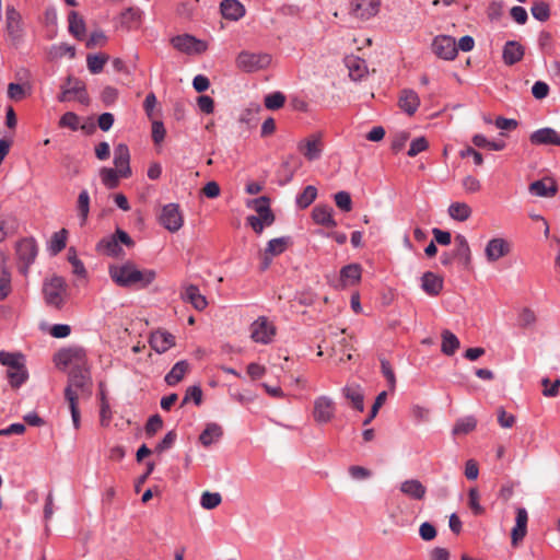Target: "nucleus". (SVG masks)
Segmentation results:
<instances>
[{
	"label": "nucleus",
	"instance_id": "nucleus-51",
	"mask_svg": "<svg viewBox=\"0 0 560 560\" xmlns=\"http://www.w3.org/2000/svg\"><path fill=\"white\" fill-rule=\"evenodd\" d=\"M284 102L285 96L281 92H273L265 97V106L271 110L281 108Z\"/></svg>",
	"mask_w": 560,
	"mask_h": 560
},
{
	"label": "nucleus",
	"instance_id": "nucleus-4",
	"mask_svg": "<svg viewBox=\"0 0 560 560\" xmlns=\"http://www.w3.org/2000/svg\"><path fill=\"white\" fill-rule=\"evenodd\" d=\"M67 283L62 277L52 276L43 283L44 300L48 306L60 310L65 304Z\"/></svg>",
	"mask_w": 560,
	"mask_h": 560
},
{
	"label": "nucleus",
	"instance_id": "nucleus-61",
	"mask_svg": "<svg viewBox=\"0 0 560 560\" xmlns=\"http://www.w3.org/2000/svg\"><path fill=\"white\" fill-rule=\"evenodd\" d=\"M176 438H177V434L175 431H168L165 436L163 438V440L156 445L155 447V452L158 453H163L167 450H170L173 444L175 443L176 441Z\"/></svg>",
	"mask_w": 560,
	"mask_h": 560
},
{
	"label": "nucleus",
	"instance_id": "nucleus-14",
	"mask_svg": "<svg viewBox=\"0 0 560 560\" xmlns=\"http://www.w3.org/2000/svg\"><path fill=\"white\" fill-rule=\"evenodd\" d=\"M171 44L178 51H182V52H185L188 55L201 54L207 48V45L202 40H199L196 37L188 35V34L174 36L171 39Z\"/></svg>",
	"mask_w": 560,
	"mask_h": 560
},
{
	"label": "nucleus",
	"instance_id": "nucleus-54",
	"mask_svg": "<svg viewBox=\"0 0 560 560\" xmlns=\"http://www.w3.org/2000/svg\"><path fill=\"white\" fill-rule=\"evenodd\" d=\"M544 387L542 395L545 397H557L560 393V378H557L553 383L549 378L545 377L541 380Z\"/></svg>",
	"mask_w": 560,
	"mask_h": 560
},
{
	"label": "nucleus",
	"instance_id": "nucleus-15",
	"mask_svg": "<svg viewBox=\"0 0 560 560\" xmlns=\"http://www.w3.org/2000/svg\"><path fill=\"white\" fill-rule=\"evenodd\" d=\"M381 7V0H352L350 13L352 16L366 21L375 16Z\"/></svg>",
	"mask_w": 560,
	"mask_h": 560
},
{
	"label": "nucleus",
	"instance_id": "nucleus-18",
	"mask_svg": "<svg viewBox=\"0 0 560 560\" xmlns=\"http://www.w3.org/2000/svg\"><path fill=\"white\" fill-rule=\"evenodd\" d=\"M511 252V244L502 237L491 238L485 248V255L489 262H494Z\"/></svg>",
	"mask_w": 560,
	"mask_h": 560
},
{
	"label": "nucleus",
	"instance_id": "nucleus-25",
	"mask_svg": "<svg viewBox=\"0 0 560 560\" xmlns=\"http://www.w3.org/2000/svg\"><path fill=\"white\" fill-rule=\"evenodd\" d=\"M421 289L430 296H436L443 289V279L434 272L427 271L421 277Z\"/></svg>",
	"mask_w": 560,
	"mask_h": 560
},
{
	"label": "nucleus",
	"instance_id": "nucleus-32",
	"mask_svg": "<svg viewBox=\"0 0 560 560\" xmlns=\"http://www.w3.org/2000/svg\"><path fill=\"white\" fill-rule=\"evenodd\" d=\"M361 266L359 264H350L341 268L340 282L342 288L353 285L361 279Z\"/></svg>",
	"mask_w": 560,
	"mask_h": 560
},
{
	"label": "nucleus",
	"instance_id": "nucleus-20",
	"mask_svg": "<svg viewBox=\"0 0 560 560\" xmlns=\"http://www.w3.org/2000/svg\"><path fill=\"white\" fill-rule=\"evenodd\" d=\"M528 513L525 508H516L515 526L511 532L512 545L516 546L527 533Z\"/></svg>",
	"mask_w": 560,
	"mask_h": 560
},
{
	"label": "nucleus",
	"instance_id": "nucleus-53",
	"mask_svg": "<svg viewBox=\"0 0 560 560\" xmlns=\"http://www.w3.org/2000/svg\"><path fill=\"white\" fill-rule=\"evenodd\" d=\"M334 200L336 206L343 212H349L352 209V200L351 196L347 191H338L334 196Z\"/></svg>",
	"mask_w": 560,
	"mask_h": 560
},
{
	"label": "nucleus",
	"instance_id": "nucleus-38",
	"mask_svg": "<svg viewBox=\"0 0 560 560\" xmlns=\"http://www.w3.org/2000/svg\"><path fill=\"white\" fill-rule=\"evenodd\" d=\"M77 210L80 218V225H85L90 213V195L86 189L80 191L77 201Z\"/></svg>",
	"mask_w": 560,
	"mask_h": 560
},
{
	"label": "nucleus",
	"instance_id": "nucleus-42",
	"mask_svg": "<svg viewBox=\"0 0 560 560\" xmlns=\"http://www.w3.org/2000/svg\"><path fill=\"white\" fill-rule=\"evenodd\" d=\"M290 242L291 238L289 236L272 238L268 242L265 254L270 256H278L288 248Z\"/></svg>",
	"mask_w": 560,
	"mask_h": 560
},
{
	"label": "nucleus",
	"instance_id": "nucleus-12",
	"mask_svg": "<svg viewBox=\"0 0 560 560\" xmlns=\"http://www.w3.org/2000/svg\"><path fill=\"white\" fill-rule=\"evenodd\" d=\"M323 149L322 133H312L298 143V150L307 161L318 160L322 156Z\"/></svg>",
	"mask_w": 560,
	"mask_h": 560
},
{
	"label": "nucleus",
	"instance_id": "nucleus-41",
	"mask_svg": "<svg viewBox=\"0 0 560 560\" xmlns=\"http://www.w3.org/2000/svg\"><path fill=\"white\" fill-rule=\"evenodd\" d=\"M69 32L78 39H82L85 34V23L75 11H71L68 16Z\"/></svg>",
	"mask_w": 560,
	"mask_h": 560
},
{
	"label": "nucleus",
	"instance_id": "nucleus-58",
	"mask_svg": "<svg viewBox=\"0 0 560 560\" xmlns=\"http://www.w3.org/2000/svg\"><path fill=\"white\" fill-rule=\"evenodd\" d=\"M468 504L475 515H481L485 509L479 503V492L476 488H471L468 493Z\"/></svg>",
	"mask_w": 560,
	"mask_h": 560
},
{
	"label": "nucleus",
	"instance_id": "nucleus-13",
	"mask_svg": "<svg viewBox=\"0 0 560 560\" xmlns=\"http://www.w3.org/2000/svg\"><path fill=\"white\" fill-rule=\"evenodd\" d=\"M432 51L441 59L453 60L457 56L455 39L448 35H439L432 42Z\"/></svg>",
	"mask_w": 560,
	"mask_h": 560
},
{
	"label": "nucleus",
	"instance_id": "nucleus-62",
	"mask_svg": "<svg viewBox=\"0 0 560 560\" xmlns=\"http://www.w3.org/2000/svg\"><path fill=\"white\" fill-rule=\"evenodd\" d=\"M515 417L511 413H508L503 407L498 409V422L500 427L504 429H510L515 424Z\"/></svg>",
	"mask_w": 560,
	"mask_h": 560
},
{
	"label": "nucleus",
	"instance_id": "nucleus-40",
	"mask_svg": "<svg viewBox=\"0 0 560 560\" xmlns=\"http://www.w3.org/2000/svg\"><path fill=\"white\" fill-rule=\"evenodd\" d=\"M448 214L452 219L464 222L471 215V208L465 202H453L448 207Z\"/></svg>",
	"mask_w": 560,
	"mask_h": 560
},
{
	"label": "nucleus",
	"instance_id": "nucleus-6",
	"mask_svg": "<svg viewBox=\"0 0 560 560\" xmlns=\"http://www.w3.org/2000/svg\"><path fill=\"white\" fill-rule=\"evenodd\" d=\"M271 56L267 52L241 51L236 57V67L244 72H256L268 68Z\"/></svg>",
	"mask_w": 560,
	"mask_h": 560
},
{
	"label": "nucleus",
	"instance_id": "nucleus-60",
	"mask_svg": "<svg viewBox=\"0 0 560 560\" xmlns=\"http://www.w3.org/2000/svg\"><path fill=\"white\" fill-rule=\"evenodd\" d=\"M24 358L23 354L19 352H7L3 350H0V364L11 368L18 361L22 360Z\"/></svg>",
	"mask_w": 560,
	"mask_h": 560
},
{
	"label": "nucleus",
	"instance_id": "nucleus-11",
	"mask_svg": "<svg viewBox=\"0 0 560 560\" xmlns=\"http://www.w3.org/2000/svg\"><path fill=\"white\" fill-rule=\"evenodd\" d=\"M276 334L275 326L265 316L258 317L250 325V337L255 342L267 345L271 342Z\"/></svg>",
	"mask_w": 560,
	"mask_h": 560
},
{
	"label": "nucleus",
	"instance_id": "nucleus-28",
	"mask_svg": "<svg viewBox=\"0 0 560 560\" xmlns=\"http://www.w3.org/2000/svg\"><path fill=\"white\" fill-rule=\"evenodd\" d=\"M332 208L327 205H317L312 211V217L315 223L326 228L337 226V222L332 217Z\"/></svg>",
	"mask_w": 560,
	"mask_h": 560
},
{
	"label": "nucleus",
	"instance_id": "nucleus-8",
	"mask_svg": "<svg viewBox=\"0 0 560 560\" xmlns=\"http://www.w3.org/2000/svg\"><path fill=\"white\" fill-rule=\"evenodd\" d=\"M38 254V246L34 237H25L16 244V255L20 260L19 271L26 276L31 265Z\"/></svg>",
	"mask_w": 560,
	"mask_h": 560
},
{
	"label": "nucleus",
	"instance_id": "nucleus-49",
	"mask_svg": "<svg viewBox=\"0 0 560 560\" xmlns=\"http://www.w3.org/2000/svg\"><path fill=\"white\" fill-rule=\"evenodd\" d=\"M106 61L107 58L103 55H90L86 58L88 69L93 74L100 73Z\"/></svg>",
	"mask_w": 560,
	"mask_h": 560
},
{
	"label": "nucleus",
	"instance_id": "nucleus-22",
	"mask_svg": "<svg viewBox=\"0 0 560 560\" xmlns=\"http://www.w3.org/2000/svg\"><path fill=\"white\" fill-rule=\"evenodd\" d=\"M7 377L13 388H20L28 378V372L25 366V359L18 361L7 370Z\"/></svg>",
	"mask_w": 560,
	"mask_h": 560
},
{
	"label": "nucleus",
	"instance_id": "nucleus-50",
	"mask_svg": "<svg viewBox=\"0 0 560 560\" xmlns=\"http://www.w3.org/2000/svg\"><path fill=\"white\" fill-rule=\"evenodd\" d=\"M190 400H192L196 406H199L202 402V390L199 385L189 386L186 389L182 406L189 402Z\"/></svg>",
	"mask_w": 560,
	"mask_h": 560
},
{
	"label": "nucleus",
	"instance_id": "nucleus-27",
	"mask_svg": "<svg viewBox=\"0 0 560 560\" xmlns=\"http://www.w3.org/2000/svg\"><path fill=\"white\" fill-rule=\"evenodd\" d=\"M399 490L412 500H422L427 488L418 479H407L400 483Z\"/></svg>",
	"mask_w": 560,
	"mask_h": 560
},
{
	"label": "nucleus",
	"instance_id": "nucleus-17",
	"mask_svg": "<svg viewBox=\"0 0 560 560\" xmlns=\"http://www.w3.org/2000/svg\"><path fill=\"white\" fill-rule=\"evenodd\" d=\"M529 141L534 145L560 147V132L551 127H544L533 131Z\"/></svg>",
	"mask_w": 560,
	"mask_h": 560
},
{
	"label": "nucleus",
	"instance_id": "nucleus-36",
	"mask_svg": "<svg viewBox=\"0 0 560 560\" xmlns=\"http://www.w3.org/2000/svg\"><path fill=\"white\" fill-rule=\"evenodd\" d=\"M442 337V345H441V351L445 355H453L460 347V341L456 337L455 334H453L448 329H444L441 334Z\"/></svg>",
	"mask_w": 560,
	"mask_h": 560
},
{
	"label": "nucleus",
	"instance_id": "nucleus-35",
	"mask_svg": "<svg viewBox=\"0 0 560 560\" xmlns=\"http://www.w3.org/2000/svg\"><path fill=\"white\" fill-rule=\"evenodd\" d=\"M189 370V363L186 360L176 362L171 371L165 375V382L170 386L178 384Z\"/></svg>",
	"mask_w": 560,
	"mask_h": 560
},
{
	"label": "nucleus",
	"instance_id": "nucleus-19",
	"mask_svg": "<svg viewBox=\"0 0 560 560\" xmlns=\"http://www.w3.org/2000/svg\"><path fill=\"white\" fill-rule=\"evenodd\" d=\"M114 165L120 177L127 178L131 175L130 153L127 144L119 143L114 149Z\"/></svg>",
	"mask_w": 560,
	"mask_h": 560
},
{
	"label": "nucleus",
	"instance_id": "nucleus-59",
	"mask_svg": "<svg viewBox=\"0 0 560 560\" xmlns=\"http://www.w3.org/2000/svg\"><path fill=\"white\" fill-rule=\"evenodd\" d=\"M387 398V393L386 392H381L376 398H375V401L372 406V409H371V412L369 415V417L363 421V425H368L377 415L380 408L383 406V404L385 402Z\"/></svg>",
	"mask_w": 560,
	"mask_h": 560
},
{
	"label": "nucleus",
	"instance_id": "nucleus-52",
	"mask_svg": "<svg viewBox=\"0 0 560 560\" xmlns=\"http://www.w3.org/2000/svg\"><path fill=\"white\" fill-rule=\"evenodd\" d=\"M347 67L350 75L354 79L361 78L365 71L364 61L360 58H348Z\"/></svg>",
	"mask_w": 560,
	"mask_h": 560
},
{
	"label": "nucleus",
	"instance_id": "nucleus-10",
	"mask_svg": "<svg viewBox=\"0 0 560 560\" xmlns=\"http://www.w3.org/2000/svg\"><path fill=\"white\" fill-rule=\"evenodd\" d=\"M159 222L167 231L174 233L177 232L184 223L183 214L177 203H167L162 208L159 217Z\"/></svg>",
	"mask_w": 560,
	"mask_h": 560
},
{
	"label": "nucleus",
	"instance_id": "nucleus-48",
	"mask_svg": "<svg viewBox=\"0 0 560 560\" xmlns=\"http://www.w3.org/2000/svg\"><path fill=\"white\" fill-rule=\"evenodd\" d=\"M537 322L535 312L529 307H524L518 314V325L523 328L533 327Z\"/></svg>",
	"mask_w": 560,
	"mask_h": 560
},
{
	"label": "nucleus",
	"instance_id": "nucleus-7",
	"mask_svg": "<svg viewBox=\"0 0 560 560\" xmlns=\"http://www.w3.org/2000/svg\"><path fill=\"white\" fill-rule=\"evenodd\" d=\"M5 32L10 44L18 48L24 40L22 16L13 5L5 8Z\"/></svg>",
	"mask_w": 560,
	"mask_h": 560
},
{
	"label": "nucleus",
	"instance_id": "nucleus-24",
	"mask_svg": "<svg viewBox=\"0 0 560 560\" xmlns=\"http://www.w3.org/2000/svg\"><path fill=\"white\" fill-rule=\"evenodd\" d=\"M525 49L518 42L509 40L503 47L502 58L505 65L513 66L523 59Z\"/></svg>",
	"mask_w": 560,
	"mask_h": 560
},
{
	"label": "nucleus",
	"instance_id": "nucleus-47",
	"mask_svg": "<svg viewBox=\"0 0 560 560\" xmlns=\"http://www.w3.org/2000/svg\"><path fill=\"white\" fill-rule=\"evenodd\" d=\"M530 12L532 15L540 22L547 21L550 16V8L548 3L544 1L534 2L530 8Z\"/></svg>",
	"mask_w": 560,
	"mask_h": 560
},
{
	"label": "nucleus",
	"instance_id": "nucleus-1",
	"mask_svg": "<svg viewBox=\"0 0 560 560\" xmlns=\"http://www.w3.org/2000/svg\"><path fill=\"white\" fill-rule=\"evenodd\" d=\"M85 352L82 348H70L58 352L57 362L62 365H72L65 388V398L69 404L72 422L75 429L80 427V411L78 400L92 395V377L86 365Z\"/></svg>",
	"mask_w": 560,
	"mask_h": 560
},
{
	"label": "nucleus",
	"instance_id": "nucleus-46",
	"mask_svg": "<svg viewBox=\"0 0 560 560\" xmlns=\"http://www.w3.org/2000/svg\"><path fill=\"white\" fill-rule=\"evenodd\" d=\"M222 501V497L219 492L206 491L201 494L200 505L206 510L215 509Z\"/></svg>",
	"mask_w": 560,
	"mask_h": 560
},
{
	"label": "nucleus",
	"instance_id": "nucleus-57",
	"mask_svg": "<svg viewBox=\"0 0 560 560\" xmlns=\"http://www.w3.org/2000/svg\"><path fill=\"white\" fill-rule=\"evenodd\" d=\"M428 145H429L428 140L424 137L416 138L411 141L410 148H409L407 154L410 158H413V156L418 155L419 153L425 151L428 149Z\"/></svg>",
	"mask_w": 560,
	"mask_h": 560
},
{
	"label": "nucleus",
	"instance_id": "nucleus-37",
	"mask_svg": "<svg viewBox=\"0 0 560 560\" xmlns=\"http://www.w3.org/2000/svg\"><path fill=\"white\" fill-rule=\"evenodd\" d=\"M477 427V419L474 416L462 417L456 420L452 434L465 435L472 432Z\"/></svg>",
	"mask_w": 560,
	"mask_h": 560
},
{
	"label": "nucleus",
	"instance_id": "nucleus-2",
	"mask_svg": "<svg viewBox=\"0 0 560 560\" xmlns=\"http://www.w3.org/2000/svg\"><path fill=\"white\" fill-rule=\"evenodd\" d=\"M109 276L119 287L143 289L154 281L156 272L152 269L140 270L133 264L126 262L110 266Z\"/></svg>",
	"mask_w": 560,
	"mask_h": 560
},
{
	"label": "nucleus",
	"instance_id": "nucleus-31",
	"mask_svg": "<svg viewBox=\"0 0 560 560\" xmlns=\"http://www.w3.org/2000/svg\"><path fill=\"white\" fill-rule=\"evenodd\" d=\"M455 246L454 256L459 259L465 268H468L471 262V253L467 238L462 234H457L455 236Z\"/></svg>",
	"mask_w": 560,
	"mask_h": 560
},
{
	"label": "nucleus",
	"instance_id": "nucleus-29",
	"mask_svg": "<svg viewBox=\"0 0 560 560\" xmlns=\"http://www.w3.org/2000/svg\"><path fill=\"white\" fill-rule=\"evenodd\" d=\"M342 395L351 402L352 407L358 411L364 410L363 390L358 384H348L342 388Z\"/></svg>",
	"mask_w": 560,
	"mask_h": 560
},
{
	"label": "nucleus",
	"instance_id": "nucleus-43",
	"mask_svg": "<svg viewBox=\"0 0 560 560\" xmlns=\"http://www.w3.org/2000/svg\"><path fill=\"white\" fill-rule=\"evenodd\" d=\"M317 189L315 186H306L301 194L296 196V205L301 209L307 208L316 199Z\"/></svg>",
	"mask_w": 560,
	"mask_h": 560
},
{
	"label": "nucleus",
	"instance_id": "nucleus-34",
	"mask_svg": "<svg viewBox=\"0 0 560 560\" xmlns=\"http://www.w3.org/2000/svg\"><path fill=\"white\" fill-rule=\"evenodd\" d=\"M222 434L223 430L221 425L211 422L206 425L205 430L199 435V441L203 446H210L214 442L219 441Z\"/></svg>",
	"mask_w": 560,
	"mask_h": 560
},
{
	"label": "nucleus",
	"instance_id": "nucleus-45",
	"mask_svg": "<svg viewBox=\"0 0 560 560\" xmlns=\"http://www.w3.org/2000/svg\"><path fill=\"white\" fill-rule=\"evenodd\" d=\"M390 523L397 527H406L409 525L408 520L405 517V510L401 505H396L387 510Z\"/></svg>",
	"mask_w": 560,
	"mask_h": 560
},
{
	"label": "nucleus",
	"instance_id": "nucleus-21",
	"mask_svg": "<svg viewBox=\"0 0 560 560\" xmlns=\"http://www.w3.org/2000/svg\"><path fill=\"white\" fill-rule=\"evenodd\" d=\"M529 192L537 197H553L557 194L558 186L553 178L545 177L542 179L533 182L529 187Z\"/></svg>",
	"mask_w": 560,
	"mask_h": 560
},
{
	"label": "nucleus",
	"instance_id": "nucleus-33",
	"mask_svg": "<svg viewBox=\"0 0 560 560\" xmlns=\"http://www.w3.org/2000/svg\"><path fill=\"white\" fill-rule=\"evenodd\" d=\"M96 249L98 253L112 257H118L122 253L115 234L102 238L97 243Z\"/></svg>",
	"mask_w": 560,
	"mask_h": 560
},
{
	"label": "nucleus",
	"instance_id": "nucleus-5",
	"mask_svg": "<svg viewBox=\"0 0 560 560\" xmlns=\"http://www.w3.org/2000/svg\"><path fill=\"white\" fill-rule=\"evenodd\" d=\"M60 90L61 92L57 96L58 102L66 103L75 100L83 105L89 104L90 98L85 84L79 78L68 75Z\"/></svg>",
	"mask_w": 560,
	"mask_h": 560
},
{
	"label": "nucleus",
	"instance_id": "nucleus-16",
	"mask_svg": "<svg viewBox=\"0 0 560 560\" xmlns=\"http://www.w3.org/2000/svg\"><path fill=\"white\" fill-rule=\"evenodd\" d=\"M150 347L159 354L165 353L176 345V338L165 329H156L150 334Z\"/></svg>",
	"mask_w": 560,
	"mask_h": 560
},
{
	"label": "nucleus",
	"instance_id": "nucleus-55",
	"mask_svg": "<svg viewBox=\"0 0 560 560\" xmlns=\"http://www.w3.org/2000/svg\"><path fill=\"white\" fill-rule=\"evenodd\" d=\"M11 292V275L7 269L0 271V300H4Z\"/></svg>",
	"mask_w": 560,
	"mask_h": 560
},
{
	"label": "nucleus",
	"instance_id": "nucleus-9",
	"mask_svg": "<svg viewBox=\"0 0 560 560\" xmlns=\"http://www.w3.org/2000/svg\"><path fill=\"white\" fill-rule=\"evenodd\" d=\"M336 411L337 406L331 397L320 395L314 399L313 418L316 423L326 424L330 422L335 418Z\"/></svg>",
	"mask_w": 560,
	"mask_h": 560
},
{
	"label": "nucleus",
	"instance_id": "nucleus-44",
	"mask_svg": "<svg viewBox=\"0 0 560 560\" xmlns=\"http://www.w3.org/2000/svg\"><path fill=\"white\" fill-rule=\"evenodd\" d=\"M102 183L109 189L116 188L119 183V172L115 168L103 167L100 171Z\"/></svg>",
	"mask_w": 560,
	"mask_h": 560
},
{
	"label": "nucleus",
	"instance_id": "nucleus-30",
	"mask_svg": "<svg viewBox=\"0 0 560 560\" xmlns=\"http://www.w3.org/2000/svg\"><path fill=\"white\" fill-rule=\"evenodd\" d=\"M223 18L237 21L245 14V8L238 0H223L220 4Z\"/></svg>",
	"mask_w": 560,
	"mask_h": 560
},
{
	"label": "nucleus",
	"instance_id": "nucleus-3",
	"mask_svg": "<svg viewBox=\"0 0 560 560\" xmlns=\"http://www.w3.org/2000/svg\"><path fill=\"white\" fill-rule=\"evenodd\" d=\"M252 207L257 212V215H248L246 221L257 234H260L266 226H270L275 222V214L270 209L269 198H256L252 201Z\"/></svg>",
	"mask_w": 560,
	"mask_h": 560
},
{
	"label": "nucleus",
	"instance_id": "nucleus-26",
	"mask_svg": "<svg viewBox=\"0 0 560 560\" xmlns=\"http://www.w3.org/2000/svg\"><path fill=\"white\" fill-rule=\"evenodd\" d=\"M182 299L190 303L197 311H203L208 305L206 296L200 293L198 287L195 284L185 287L182 292Z\"/></svg>",
	"mask_w": 560,
	"mask_h": 560
},
{
	"label": "nucleus",
	"instance_id": "nucleus-64",
	"mask_svg": "<svg viewBox=\"0 0 560 560\" xmlns=\"http://www.w3.org/2000/svg\"><path fill=\"white\" fill-rule=\"evenodd\" d=\"M419 535L423 540L430 541L435 538L436 529L431 523L424 522L420 525Z\"/></svg>",
	"mask_w": 560,
	"mask_h": 560
},
{
	"label": "nucleus",
	"instance_id": "nucleus-23",
	"mask_svg": "<svg viewBox=\"0 0 560 560\" xmlns=\"http://www.w3.org/2000/svg\"><path fill=\"white\" fill-rule=\"evenodd\" d=\"M398 106L404 113L412 116L420 106L419 95L413 90H402L398 98Z\"/></svg>",
	"mask_w": 560,
	"mask_h": 560
},
{
	"label": "nucleus",
	"instance_id": "nucleus-56",
	"mask_svg": "<svg viewBox=\"0 0 560 560\" xmlns=\"http://www.w3.org/2000/svg\"><path fill=\"white\" fill-rule=\"evenodd\" d=\"M79 116L73 112H67L63 114L59 120V126L62 128H70L71 130H77L79 128Z\"/></svg>",
	"mask_w": 560,
	"mask_h": 560
},
{
	"label": "nucleus",
	"instance_id": "nucleus-63",
	"mask_svg": "<svg viewBox=\"0 0 560 560\" xmlns=\"http://www.w3.org/2000/svg\"><path fill=\"white\" fill-rule=\"evenodd\" d=\"M163 427V420L159 415H153L149 418L145 424V432L148 435L152 436Z\"/></svg>",
	"mask_w": 560,
	"mask_h": 560
},
{
	"label": "nucleus",
	"instance_id": "nucleus-39",
	"mask_svg": "<svg viewBox=\"0 0 560 560\" xmlns=\"http://www.w3.org/2000/svg\"><path fill=\"white\" fill-rule=\"evenodd\" d=\"M68 231L66 229H61L58 232H55L48 243V250L51 255L59 254L62 249H65L67 245Z\"/></svg>",
	"mask_w": 560,
	"mask_h": 560
}]
</instances>
